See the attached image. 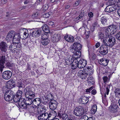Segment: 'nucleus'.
I'll list each match as a JSON object with an SVG mask.
<instances>
[{"mask_svg":"<svg viewBox=\"0 0 120 120\" xmlns=\"http://www.w3.org/2000/svg\"><path fill=\"white\" fill-rule=\"evenodd\" d=\"M107 83H104V85L105 88V93L104 94V97H105L106 96V94L108 95L109 91V89L110 86L107 84Z\"/></svg>","mask_w":120,"mask_h":120,"instance_id":"5701e85b","label":"nucleus"},{"mask_svg":"<svg viewBox=\"0 0 120 120\" xmlns=\"http://www.w3.org/2000/svg\"><path fill=\"white\" fill-rule=\"evenodd\" d=\"M28 30L30 31V35H32L34 37H39L41 34V31L40 30H33L29 29Z\"/></svg>","mask_w":120,"mask_h":120,"instance_id":"1a4fd4ad","label":"nucleus"},{"mask_svg":"<svg viewBox=\"0 0 120 120\" xmlns=\"http://www.w3.org/2000/svg\"><path fill=\"white\" fill-rule=\"evenodd\" d=\"M38 15V12H36L33 14V16L34 17H37Z\"/></svg>","mask_w":120,"mask_h":120,"instance_id":"680f3d73","label":"nucleus"},{"mask_svg":"<svg viewBox=\"0 0 120 120\" xmlns=\"http://www.w3.org/2000/svg\"><path fill=\"white\" fill-rule=\"evenodd\" d=\"M101 21L103 25H104L107 22V19L104 16L102 17L101 19Z\"/></svg>","mask_w":120,"mask_h":120,"instance_id":"c9c22d12","label":"nucleus"},{"mask_svg":"<svg viewBox=\"0 0 120 120\" xmlns=\"http://www.w3.org/2000/svg\"><path fill=\"white\" fill-rule=\"evenodd\" d=\"M42 28L44 32L46 33H48L49 32V27L47 25H44L42 27Z\"/></svg>","mask_w":120,"mask_h":120,"instance_id":"c85d7f7f","label":"nucleus"},{"mask_svg":"<svg viewBox=\"0 0 120 120\" xmlns=\"http://www.w3.org/2000/svg\"><path fill=\"white\" fill-rule=\"evenodd\" d=\"M22 91L21 90H19L17 91L15 96L21 98V97H22Z\"/></svg>","mask_w":120,"mask_h":120,"instance_id":"f704fd0d","label":"nucleus"},{"mask_svg":"<svg viewBox=\"0 0 120 120\" xmlns=\"http://www.w3.org/2000/svg\"><path fill=\"white\" fill-rule=\"evenodd\" d=\"M15 33V32L13 30H11L9 32L6 39L7 41L13 40Z\"/></svg>","mask_w":120,"mask_h":120,"instance_id":"ddd939ff","label":"nucleus"},{"mask_svg":"<svg viewBox=\"0 0 120 120\" xmlns=\"http://www.w3.org/2000/svg\"><path fill=\"white\" fill-rule=\"evenodd\" d=\"M48 5L45 4L43 6L42 9L44 11H45L48 9Z\"/></svg>","mask_w":120,"mask_h":120,"instance_id":"09e8293b","label":"nucleus"},{"mask_svg":"<svg viewBox=\"0 0 120 120\" xmlns=\"http://www.w3.org/2000/svg\"><path fill=\"white\" fill-rule=\"evenodd\" d=\"M105 31V34L106 37L103 39V40L110 41L111 42L116 43L115 38L113 36L110 35L111 32L109 28V26L108 27H105L104 28Z\"/></svg>","mask_w":120,"mask_h":120,"instance_id":"20e7f679","label":"nucleus"},{"mask_svg":"<svg viewBox=\"0 0 120 120\" xmlns=\"http://www.w3.org/2000/svg\"><path fill=\"white\" fill-rule=\"evenodd\" d=\"M57 102L56 100L51 101L49 104L50 108L52 110H55L57 107Z\"/></svg>","mask_w":120,"mask_h":120,"instance_id":"2eb2a0df","label":"nucleus"},{"mask_svg":"<svg viewBox=\"0 0 120 120\" xmlns=\"http://www.w3.org/2000/svg\"><path fill=\"white\" fill-rule=\"evenodd\" d=\"M61 117L63 120H73L71 119L68 120V115L66 114H62Z\"/></svg>","mask_w":120,"mask_h":120,"instance_id":"72a5a7b5","label":"nucleus"},{"mask_svg":"<svg viewBox=\"0 0 120 120\" xmlns=\"http://www.w3.org/2000/svg\"><path fill=\"white\" fill-rule=\"evenodd\" d=\"M0 49L2 52H6L8 49L7 44L5 42H1L0 43Z\"/></svg>","mask_w":120,"mask_h":120,"instance_id":"f8f14e48","label":"nucleus"},{"mask_svg":"<svg viewBox=\"0 0 120 120\" xmlns=\"http://www.w3.org/2000/svg\"><path fill=\"white\" fill-rule=\"evenodd\" d=\"M74 57V58H71V59L69 58L68 59V60H67V61L68 62V65H70L72 63V61L75 59V57Z\"/></svg>","mask_w":120,"mask_h":120,"instance_id":"c03bdc74","label":"nucleus"},{"mask_svg":"<svg viewBox=\"0 0 120 120\" xmlns=\"http://www.w3.org/2000/svg\"><path fill=\"white\" fill-rule=\"evenodd\" d=\"M39 120H49L50 119L49 116V114L47 113H43L38 117Z\"/></svg>","mask_w":120,"mask_h":120,"instance_id":"4468645a","label":"nucleus"},{"mask_svg":"<svg viewBox=\"0 0 120 120\" xmlns=\"http://www.w3.org/2000/svg\"><path fill=\"white\" fill-rule=\"evenodd\" d=\"M82 48V45L77 42L74 43L70 48L71 51L74 53V57L75 58H79L81 56V53L80 51Z\"/></svg>","mask_w":120,"mask_h":120,"instance_id":"7ed1b4c3","label":"nucleus"},{"mask_svg":"<svg viewBox=\"0 0 120 120\" xmlns=\"http://www.w3.org/2000/svg\"><path fill=\"white\" fill-rule=\"evenodd\" d=\"M6 60V58L5 56H2L0 60V70L1 72L2 71L3 69L4 68V65Z\"/></svg>","mask_w":120,"mask_h":120,"instance_id":"dca6fc26","label":"nucleus"},{"mask_svg":"<svg viewBox=\"0 0 120 120\" xmlns=\"http://www.w3.org/2000/svg\"><path fill=\"white\" fill-rule=\"evenodd\" d=\"M103 44L99 48V52L101 54L105 55L108 53V47H112L115 44V43L108 41L104 40H103Z\"/></svg>","mask_w":120,"mask_h":120,"instance_id":"f03ea898","label":"nucleus"},{"mask_svg":"<svg viewBox=\"0 0 120 120\" xmlns=\"http://www.w3.org/2000/svg\"><path fill=\"white\" fill-rule=\"evenodd\" d=\"M85 69L86 70L84 69V71L86 72V75H91L93 74L94 72L93 69L91 67H88L86 68H85Z\"/></svg>","mask_w":120,"mask_h":120,"instance_id":"4be33fe9","label":"nucleus"},{"mask_svg":"<svg viewBox=\"0 0 120 120\" xmlns=\"http://www.w3.org/2000/svg\"><path fill=\"white\" fill-rule=\"evenodd\" d=\"M2 90L3 93H5L4 98L5 100L7 101H11L14 95L13 92L10 90H7V88L5 87Z\"/></svg>","mask_w":120,"mask_h":120,"instance_id":"423d86ee","label":"nucleus"},{"mask_svg":"<svg viewBox=\"0 0 120 120\" xmlns=\"http://www.w3.org/2000/svg\"><path fill=\"white\" fill-rule=\"evenodd\" d=\"M65 39L67 41L69 42H72L73 41V37L71 35H67L64 37Z\"/></svg>","mask_w":120,"mask_h":120,"instance_id":"393cba45","label":"nucleus"},{"mask_svg":"<svg viewBox=\"0 0 120 120\" xmlns=\"http://www.w3.org/2000/svg\"><path fill=\"white\" fill-rule=\"evenodd\" d=\"M116 37L117 39L120 40V32L116 34Z\"/></svg>","mask_w":120,"mask_h":120,"instance_id":"5fc2aeb1","label":"nucleus"},{"mask_svg":"<svg viewBox=\"0 0 120 120\" xmlns=\"http://www.w3.org/2000/svg\"><path fill=\"white\" fill-rule=\"evenodd\" d=\"M116 1V0H109L107 4L109 5H108L116 6L115 4Z\"/></svg>","mask_w":120,"mask_h":120,"instance_id":"2f4dec72","label":"nucleus"},{"mask_svg":"<svg viewBox=\"0 0 120 120\" xmlns=\"http://www.w3.org/2000/svg\"><path fill=\"white\" fill-rule=\"evenodd\" d=\"M87 120H95V119L94 117H91L88 118V117Z\"/></svg>","mask_w":120,"mask_h":120,"instance_id":"774afa93","label":"nucleus"},{"mask_svg":"<svg viewBox=\"0 0 120 120\" xmlns=\"http://www.w3.org/2000/svg\"><path fill=\"white\" fill-rule=\"evenodd\" d=\"M38 106L37 108V111L38 114L40 113L41 112H42V111H41V105H38Z\"/></svg>","mask_w":120,"mask_h":120,"instance_id":"3c124183","label":"nucleus"},{"mask_svg":"<svg viewBox=\"0 0 120 120\" xmlns=\"http://www.w3.org/2000/svg\"><path fill=\"white\" fill-rule=\"evenodd\" d=\"M97 106L96 105H93L92 106L91 110V112L92 113L94 114L96 112L97 110Z\"/></svg>","mask_w":120,"mask_h":120,"instance_id":"473e14b6","label":"nucleus"},{"mask_svg":"<svg viewBox=\"0 0 120 120\" xmlns=\"http://www.w3.org/2000/svg\"><path fill=\"white\" fill-rule=\"evenodd\" d=\"M117 8L116 6L108 5L105 8V11L107 12H111L116 10Z\"/></svg>","mask_w":120,"mask_h":120,"instance_id":"a211bd4d","label":"nucleus"},{"mask_svg":"<svg viewBox=\"0 0 120 120\" xmlns=\"http://www.w3.org/2000/svg\"><path fill=\"white\" fill-rule=\"evenodd\" d=\"M110 74L109 76H108L109 78H108V77H107L106 76H104L103 78V80L104 81V82H109L110 79Z\"/></svg>","mask_w":120,"mask_h":120,"instance_id":"58836bf2","label":"nucleus"},{"mask_svg":"<svg viewBox=\"0 0 120 120\" xmlns=\"http://www.w3.org/2000/svg\"><path fill=\"white\" fill-rule=\"evenodd\" d=\"M80 3V1L79 0L76 1L74 4V5L75 6H77Z\"/></svg>","mask_w":120,"mask_h":120,"instance_id":"052dcab7","label":"nucleus"},{"mask_svg":"<svg viewBox=\"0 0 120 120\" xmlns=\"http://www.w3.org/2000/svg\"><path fill=\"white\" fill-rule=\"evenodd\" d=\"M88 118V116H82L80 119L79 120H87Z\"/></svg>","mask_w":120,"mask_h":120,"instance_id":"6e6d98bb","label":"nucleus"},{"mask_svg":"<svg viewBox=\"0 0 120 120\" xmlns=\"http://www.w3.org/2000/svg\"><path fill=\"white\" fill-rule=\"evenodd\" d=\"M45 18H47L49 17V15L48 13H46L43 16Z\"/></svg>","mask_w":120,"mask_h":120,"instance_id":"338daca9","label":"nucleus"},{"mask_svg":"<svg viewBox=\"0 0 120 120\" xmlns=\"http://www.w3.org/2000/svg\"><path fill=\"white\" fill-rule=\"evenodd\" d=\"M94 79L92 77H88V82H94Z\"/></svg>","mask_w":120,"mask_h":120,"instance_id":"de8ad7c7","label":"nucleus"},{"mask_svg":"<svg viewBox=\"0 0 120 120\" xmlns=\"http://www.w3.org/2000/svg\"><path fill=\"white\" fill-rule=\"evenodd\" d=\"M88 15L89 17L92 18L93 16V14L91 12H90L88 13Z\"/></svg>","mask_w":120,"mask_h":120,"instance_id":"13d9d810","label":"nucleus"},{"mask_svg":"<svg viewBox=\"0 0 120 120\" xmlns=\"http://www.w3.org/2000/svg\"><path fill=\"white\" fill-rule=\"evenodd\" d=\"M20 33L19 34L17 33H15L14 36L13 37V40L15 41H19L21 38L20 36Z\"/></svg>","mask_w":120,"mask_h":120,"instance_id":"bb28decb","label":"nucleus"},{"mask_svg":"<svg viewBox=\"0 0 120 120\" xmlns=\"http://www.w3.org/2000/svg\"><path fill=\"white\" fill-rule=\"evenodd\" d=\"M54 36L55 37L54 38L55 42L58 41L60 38V35L59 34H54Z\"/></svg>","mask_w":120,"mask_h":120,"instance_id":"e433bc0d","label":"nucleus"},{"mask_svg":"<svg viewBox=\"0 0 120 120\" xmlns=\"http://www.w3.org/2000/svg\"><path fill=\"white\" fill-rule=\"evenodd\" d=\"M80 73V77L82 79H85L87 75H86V72L84 74L83 73Z\"/></svg>","mask_w":120,"mask_h":120,"instance_id":"37998d69","label":"nucleus"},{"mask_svg":"<svg viewBox=\"0 0 120 120\" xmlns=\"http://www.w3.org/2000/svg\"><path fill=\"white\" fill-rule=\"evenodd\" d=\"M47 97L48 100L52 101L53 98V96L52 94L50 93L47 96Z\"/></svg>","mask_w":120,"mask_h":120,"instance_id":"79ce46f5","label":"nucleus"},{"mask_svg":"<svg viewBox=\"0 0 120 120\" xmlns=\"http://www.w3.org/2000/svg\"><path fill=\"white\" fill-rule=\"evenodd\" d=\"M14 47H15V46L11 44L9 46V49L11 51H13V48H14Z\"/></svg>","mask_w":120,"mask_h":120,"instance_id":"bf43d9fd","label":"nucleus"},{"mask_svg":"<svg viewBox=\"0 0 120 120\" xmlns=\"http://www.w3.org/2000/svg\"><path fill=\"white\" fill-rule=\"evenodd\" d=\"M49 42L50 40L48 39H46L44 40H41V42L42 45H46L49 43Z\"/></svg>","mask_w":120,"mask_h":120,"instance_id":"c756f323","label":"nucleus"},{"mask_svg":"<svg viewBox=\"0 0 120 120\" xmlns=\"http://www.w3.org/2000/svg\"><path fill=\"white\" fill-rule=\"evenodd\" d=\"M79 102L80 103L85 104L88 102L89 98L87 97L84 96L79 98Z\"/></svg>","mask_w":120,"mask_h":120,"instance_id":"412c9836","label":"nucleus"},{"mask_svg":"<svg viewBox=\"0 0 120 120\" xmlns=\"http://www.w3.org/2000/svg\"><path fill=\"white\" fill-rule=\"evenodd\" d=\"M79 68H82L85 67L87 64V61L83 59L80 60L79 61Z\"/></svg>","mask_w":120,"mask_h":120,"instance_id":"f3484780","label":"nucleus"},{"mask_svg":"<svg viewBox=\"0 0 120 120\" xmlns=\"http://www.w3.org/2000/svg\"><path fill=\"white\" fill-rule=\"evenodd\" d=\"M39 105H41V109L42 111V113L45 112V107L44 106L41 104Z\"/></svg>","mask_w":120,"mask_h":120,"instance_id":"864d4df0","label":"nucleus"},{"mask_svg":"<svg viewBox=\"0 0 120 120\" xmlns=\"http://www.w3.org/2000/svg\"><path fill=\"white\" fill-rule=\"evenodd\" d=\"M20 31H21V32H22L23 33V37H24L23 38L24 39H26V38H27L28 37L29 34H30V32H29L30 31H29V30L28 31L27 30V31L28 32V33L27 34V33L26 32V31L25 32H24V31L22 29H20Z\"/></svg>","mask_w":120,"mask_h":120,"instance_id":"7c9ffc66","label":"nucleus"},{"mask_svg":"<svg viewBox=\"0 0 120 120\" xmlns=\"http://www.w3.org/2000/svg\"><path fill=\"white\" fill-rule=\"evenodd\" d=\"M44 97L45 99H44L43 98H42L43 99H41V100L40 98H36L34 99L33 101V104H34V105H35V107H37L38 106L40 105V103L41 101H45L46 100L45 98V96Z\"/></svg>","mask_w":120,"mask_h":120,"instance_id":"9d476101","label":"nucleus"},{"mask_svg":"<svg viewBox=\"0 0 120 120\" xmlns=\"http://www.w3.org/2000/svg\"><path fill=\"white\" fill-rule=\"evenodd\" d=\"M14 42H15V44H17L16 46V48H20L21 47V44L20 42V41H15Z\"/></svg>","mask_w":120,"mask_h":120,"instance_id":"ea45409f","label":"nucleus"},{"mask_svg":"<svg viewBox=\"0 0 120 120\" xmlns=\"http://www.w3.org/2000/svg\"><path fill=\"white\" fill-rule=\"evenodd\" d=\"M14 101L15 104L19 107L21 109H25L27 107L24 104V101L23 99L20 98L15 96H14L13 97Z\"/></svg>","mask_w":120,"mask_h":120,"instance_id":"39448f33","label":"nucleus"},{"mask_svg":"<svg viewBox=\"0 0 120 120\" xmlns=\"http://www.w3.org/2000/svg\"><path fill=\"white\" fill-rule=\"evenodd\" d=\"M96 90L95 89L91 91V93L93 95H95L96 94Z\"/></svg>","mask_w":120,"mask_h":120,"instance_id":"0e129e2a","label":"nucleus"},{"mask_svg":"<svg viewBox=\"0 0 120 120\" xmlns=\"http://www.w3.org/2000/svg\"><path fill=\"white\" fill-rule=\"evenodd\" d=\"M88 22L87 21H83V26H82L86 28L87 27V25L88 24Z\"/></svg>","mask_w":120,"mask_h":120,"instance_id":"603ef678","label":"nucleus"},{"mask_svg":"<svg viewBox=\"0 0 120 120\" xmlns=\"http://www.w3.org/2000/svg\"><path fill=\"white\" fill-rule=\"evenodd\" d=\"M48 24L50 26H52L54 24V23L53 22L50 21L48 23Z\"/></svg>","mask_w":120,"mask_h":120,"instance_id":"e2e57ef3","label":"nucleus"},{"mask_svg":"<svg viewBox=\"0 0 120 120\" xmlns=\"http://www.w3.org/2000/svg\"><path fill=\"white\" fill-rule=\"evenodd\" d=\"M86 113V111H84L83 107L81 106L76 107L74 111V114L77 116H80Z\"/></svg>","mask_w":120,"mask_h":120,"instance_id":"0eeeda50","label":"nucleus"},{"mask_svg":"<svg viewBox=\"0 0 120 120\" xmlns=\"http://www.w3.org/2000/svg\"><path fill=\"white\" fill-rule=\"evenodd\" d=\"M104 34L101 32H99L98 34V38L99 39L102 40L104 38Z\"/></svg>","mask_w":120,"mask_h":120,"instance_id":"a19ab883","label":"nucleus"},{"mask_svg":"<svg viewBox=\"0 0 120 120\" xmlns=\"http://www.w3.org/2000/svg\"><path fill=\"white\" fill-rule=\"evenodd\" d=\"M109 27L112 34L115 33L117 31V26L114 25H110Z\"/></svg>","mask_w":120,"mask_h":120,"instance_id":"a878e982","label":"nucleus"},{"mask_svg":"<svg viewBox=\"0 0 120 120\" xmlns=\"http://www.w3.org/2000/svg\"><path fill=\"white\" fill-rule=\"evenodd\" d=\"M78 58H75V60L72 61V63L71 66V68L73 69L76 68L77 67L79 68V63L78 59Z\"/></svg>","mask_w":120,"mask_h":120,"instance_id":"6ab92c4d","label":"nucleus"},{"mask_svg":"<svg viewBox=\"0 0 120 120\" xmlns=\"http://www.w3.org/2000/svg\"><path fill=\"white\" fill-rule=\"evenodd\" d=\"M116 96L120 97V89L116 88L115 89L114 91Z\"/></svg>","mask_w":120,"mask_h":120,"instance_id":"4c0bfd02","label":"nucleus"},{"mask_svg":"<svg viewBox=\"0 0 120 120\" xmlns=\"http://www.w3.org/2000/svg\"><path fill=\"white\" fill-rule=\"evenodd\" d=\"M118 108V106L116 104V103L112 101L110 106L109 107V109L111 112L114 113H117Z\"/></svg>","mask_w":120,"mask_h":120,"instance_id":"6e6552de","label":"nucleus"},{"mask_svg":"<svg viewBox=\"0 0 120 120\" xmlns=\"http://www.w3.org/2000/svg\"><path fill=\"white\" fill-rule=\"evenodd\" d=\"M79 30L80 31H82L83 32H85L86 31V28L83 27L82 26L79 29Z\"/></svg>","mask_w":120,"mask_h":120,"instance_id":"4d7b16f0","label":"nucleus"},{"mask_svg":"<svg viewBox=\"0 0 120 120\" xmlns=\"http://www.w3.org/2000/svg\"><path fill=\"white\" fill-rule=\"evenodd\" d=\"M17 86L19 88L24 87L25 85L22 83H17Z\"/></svg>","mask_w":120,"mask_h":120,"instance_id":"a18cd8bd","label":"nucleus"},{"mask_svg":"<svg viewBox=\"0 0 120 120\" xmlns=\"http://www.w3.org/2000/svg\"><path fill=\"white\" fill-rule=\"evenodd\" d=\"M116 5L118 7H120V0H118L117 3Z\"/></svg>","mask_w":120,"mask_h":120,"instance_id":"69168bd1","label":"nucleus"},{"mask_svg":"<svg viewBox=\"0 0 120 120\" xmlns=\"http://www.w3.org/2000/svg\"><path fill=\"white\" fill-rule=\"evenodd\" d=\"M109 60L106 58L101 59L99 60L98 63L101 65L106 66L107 65Z\"/></svg>","mask_w":120,"mask_h":120,"instance_id":"aec40b11","label":"nucleus"},{"mask_svg":"<svg viewBox=\"0 0 120 120\" xmlns=\"http://www.w3.org/2000/svg\"><path fill=\"white\" fill-rule=\"evenodd\" d=\"M36 107H35V105H34V106H32L30 107L31 109V111L32 112L34 113L35 111V110L36 109Z\"/></svg>","mask_w":120,"mask_h":120,"instance_id":"8fccbe9b","label":"nucleus"},{"mask_svg":"<svg viewBox=\"0 0 120 120\" xmlns=\"http://www.w3.org/2000/svg\"><path fill=\"white\" fill-rule=\"evenodd\" d=\"M25 96L26 98L25 99L26 101L24 104L30 105L33 103L32 99H33L35 96L34 93L32 91L31 89L27 87L24 90Z\"/></svg>","mask_w":120,"mask_h":120,"instance_id":"f257e3e1","label":"nucleus"},{"mask_svg":"<svg viewBox=\"0 0 120 120\" xmlns=\"http://www.w3.org/2000/svg\"><path fill=\"white\" fill-rule=\"evenodd\" d=\"M48 35L46 34H42L41 36L42 40H44L46 39H48Z\"/></svg>","mask_w":120,"mask_h":120,"instance_id":"49530a36","label":"nucleus"},{"mask_svg":"<svg viewBox=\"0 0 120 120\" xmlns=\"http://www.w3.org/2000/svg\"><path fill=\"white\" fill-rule=\"evenodd\" d=\"M12 75L11 71H4L2 74V76L3 78L5 79H10Z\"/></svg>","mask_w":120,"mask_h":120,"instance_id":"9b49d317","label":"nucleus"},{"mask_svg":"<svg viewBox=\"0 0 120 120\" xmlns=\"http://www.w3.org/2000/svg\"><path fill=\"white\" fill-rule=\"evenodd\" d=\"M6 83V86L4 87L2 89H4V88L5 87L7 88V90H8V89H12L15 86L14 83Z\"/></svg>","mask_w":120,"mask_h":120,"instance_id":"b1692460","label":"nucleus"},{"mask_svg":"<svg viewBox=\"0 0 120 120\" xmlns=\"http://www.w3.org/2000/svg\"><path fill=\"white\" fill-rule=\"evenodd\" d=\"M57 115V113L54 110L51 111L49 114V118L51 117L52 119H53Z\"/></svg>","mask_w":120,"mask_h":120,"instance_id":"cd10ccee","label":"nucleus"}]
</instances>
